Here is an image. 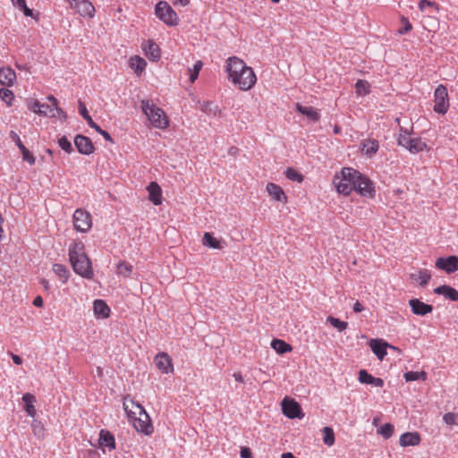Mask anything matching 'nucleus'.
I'll return each mask as SVG.
<instances>
[{
    "instance_id": "obj_59",
    "label": "nucleus",
    "mask_w": 458,
    "mask_h": 458,
    "mask_svg": "<svg viewBox=\"0 0 458 458\" xmlns=\"http://www.w3.org/2000/svg\"><path fill=\"white\" fill-rule=\"evenodd\" d=\"M33 305L36 307H42L43 306V299L41 296H37L33 301Z\"/></svg>"
},
{
    "instance_id": "obj_25",
    "label": "nucleus",
    "mask_w": 458,
    "mask_h": 458,
    "mask_svg": "<svg viewBox=\"0 0 458 458\" xmlns=\"http://www.w3.org/2000/svg\"><path fill=\"white\" fill-rule=\"evenodd\" d=\"M296 110L305 115L311 122H318L320 119V114L316 108L313 106H305L301 104L296 105Z\"/></svg>"
},
{
    "instance_id": "obj_6",
    "label": "nucleus",
    "mask_w": 458,
    "mask_h": 458,
    "mask_svg": "<svg viewBox=\"0 0 458 458\" xmlns=\"http://www.w3.org/2000/svg\"><path fill=\"white\" fill-rule=\"evenodd\" d=\"M397 142L412 154L421 152L427 148V144L420 138H411L410 132L403 127H400Z\"/></svg>"
},
{
    "instance_id": "obj_15",
    "label": "nucleus",
    "mask_w": 458,
    "mask_h": 458,
    "mask_svg": "<svg viewBox=\"0 0 458 458\" xmlns=\"http://www.w3.org/2000/svg\"><path fill=\"white\" fill-rule=\"evenodd\" d=\"M409 305L412 313L418 316H426L433 310L432 305L427 304L416 298L410 300Z\"/></svg>"
},
{
    "instance_id": "obj_41",
    "label": "nucleus",
    "mask_w": 458,
    "mask_h": 458,
    "mask_svg": "<svg viewBox=\"0 0 458 458\" xmlns=\"http://www.w3.org/2000/svg\"><path fill=\"white\" fill-rule=\"evenodd\" d=\"M327 322L332 326L334 327L335 328H336L339 332H342L344 330H345L348 327V323L345 322V321H342L340 320L339 318H334V317H328L327 318Z\"/></svg>"
},
{
    "instance_id": "obj_9",
    "label": "nucleus",
    "mask_w": 458,
    "mask_h": 458,
    "mask_svg": "<svg viewBox=\"0 0 458 458\" xmlns=\"http://www.w3.org/2000/svg\"><path fill=\"white\" fill-rule=\"evenodd\" d=\"M74 228L81 233H87L92 227L91 215L81 208H77L73 214Z\"/></svg>"
},
{
    "instance_id": "obj_45",
    "label": "nucleus",
    "mask_w": 458,
    "mask_h": 458,
    "mask_svg": "<svg viewBox=\"0 0 458 458\" xmlns=\"http://www.w3.org/2000/svg\"><path fill=\"white\" fill-rule=\"evenodd\" d=\"M428 7L434 8L437 12L439 11V5L436 2L429 0L420 1L419 8L421 12H426Z\"/></svg>"
},
{
    "instance_id": "obj_29",
    "label": "nucleus",
    "mask_w": 458,
    "mask_h": 458,
    "mask_svg": "<svg viewBox=\"0 0 458 458\" xmlns=\"http://www.w3.org/2000/svg\"><path fill=\"white\" fill-rule=\"evenodd\" d=\"M22 401L25 404V411L27 414L30 417H34L36 415V409L34 406V403L36 402V397L30 393H26L22 395Z\"/></svg>"
},
{
    "instance_id": "obj_10",
    "label": "nucleus",
    "mask_w": 458,
    "mask_h": 458,
    "mask_svg": "<svg viewBox=\"0 0 458 458\" xmlns=\"http://www.w3.org/2000/svg\"><path fill=\"white\" fill-rule=\"evenodd\" d=\"M355 184L354 191L360 195L370 199L375 197L376 190L373 182L361 173H360V177L356 180Z\"/></svg>"
},
{
    "instance_id": "obj_37",
    "label": "nucleus",
    "mask_w": 458,
    "mask_h": 458,
    "mask_svg": "<svg viewBox=\"0 0 458 458\" xmlns=\"http://www.w3.org/2000/svg\"><path fill=\"white\" fill-rule=\"evenodd\" d=\"M403 377L407 382L427 379V373L425 371H407L403 374Z\"/></svg>"
},
{
    "instance_id": "obj_20",
    "label": "nucleus",
    "mask_w": 458,
    "mask_h": 458,
    "mask_svg": "<svg viewBox=\"0 0 458 458\" xmlns=\"http://www.w3.org/2000/svg\"><path fill=\"white\" fill-rule=\"evenodd\" d=\"M16 81V73L11 67L0 68V84L11 87Z\"/></svg>"
},
{
    "instance_id": "obj_21",
    "label": "nucleus",
    "mask_w": 458,
    "mask_h": 458,
    "mask_svg": "<svg viewBox=\"0 0 458 458\" xmlns=\"http://www.w3.org/2000/svg\"><path fill=\"white\" fill-rule=\"evenodd\" d=\"M434 293L438 295H443L445 299L452 301H458V291L450 285H440L434 289Z\"/></svg>"
},
{
    "instance_id": "obj_63",
    "label": "nucleus",
    "mask_w": 458,
    "mask_h": 458,
    "mask_svg": "<svg viewBox=\"0 0 458 458\" xmlns=\"http://www.w3.org/2000/svg\"><path fill=\"white\" fill-rule=\"evenodd\" d=\"M175 2H178L182 6H186L189 4L190 0H175Z\"/></svg>"
},
{
    "instance_id": "obj_36",
    "label": "nucleus",
    "mask_w": 458,
    "mask_h": 458,
    "mask_svg": "<svg viewBox=\"0 0 458 458\" xmlns=\"http://www.w3.org/2000/svg\"><path fill=\"white\" fill-rule=\"evenodd\" d=\"M355 91L358 96H366L370 93V84L365 80H358L355 83Z\"/></svg>"
},
{
    "instance_id": "obj_62",
    "label": "nucleus",
    "mask_w": 458,
    "mask_h": 458,
    "mask_svg": "<svg viewBox=\"0 0 458 458\" xmlns=\"http://www.w3.org/2000/svg\"><path fill=\"white\" fill-rule=\"evenodd\" d=\"M281 458H295V456L292 453L287 452L282 454Z\"/></svg>"
},
{
    "instance_id": "obj_58",
    "label": "nucleus",
    "mask_w": 458,
    "mask_h": 458,
    "mask_svg": "<svg viewBox=\"0 0 458 458\" xmlns=\"http://www.w3.org/2000/svg\"><path fill=\"white\" fill-rule=\"evenodd\" d=\"M11 355H12V360L14 364L21 365L22 363V359L19 355H16L13 353H12Z\"/></svg>"
},
{
    "instance_id": "obj_48",
    "label": "nucleus",
    "mask_w": 458,
    "mask_h": 458,
    "mask_svg": "<svg viewBox=\"0 0 458 458\" xmlns=\"http://www.w3.org/2000/svg\"><path fill=\"white\" fill-rule=\"evenodd\" d=\"M20 151L22 155L23 161L29 163L30 165L35 164V162H36L35 157L26 147L21 148V149H20Z\"/></svg>"
},
{
    "instance_id": "obj_50",
    "label": "nucleus",
    "mask_w": 458,
    "mask_h": 458,
    "mask_svg": "<svg viewBox=\"0 0 458 458\" xmlns=\"http://www.w3.org/2000/svg\"><path fill=\"white\" fill-rule=\"evenodd\" d=\"M443 420L447 425H457L458 424V415L454 412H447L444 415Z\"/></svg>"
},
{
    "instance_id": "obj_52",
    "label": "nucleus",
    "mask_w": 458,
    "mask_h": 458,
    "mask_svg": "<svg viewBox=\"0 0 458 458\" xmlns=\"http://www.w3.org/2000/svg\"><path fill=\"white\" fill-rule=\"evenodd\" d=\"M9 138L15 143L19 149L25 147L21 142L20 136L14 131H11L9 132Z\"/></svg>"
},
{
    "instance_id": "obj_60",
    "label": "nucleus",
    "mask_w": 458,
    "mask_h": 458,
    "mask_svg": "<svg viewBox=\"0 0 458 458\" xmlns=\"http://www.w3.org/2000/svg\"><path fill=\"white\" fill-rule=\"evenodd\" d=\"M233 377H234V379L239 382V383H244V379H243V377L242 375L241 372H234L233 374Z\"/></svg>"
},
{
    "instance_id": "obj_7",
    "label": "nucleus",
    "mask_w": 458,
    "mask_h": 458,
    "mask_svg": "<svg viewBox=\"0 0 458 458\" xmlns=\"http://www.w3.org/2000/svg\"><path fill=\"white\" fill-rule=\"evenodd\" d=\"M155 13L160 21L168 26H176L179 22L177 13L165 1H159L156 4Z\"/></svg>"
},
{
    "instance_id": "obj_56",
    "label": "nucleus",
    "mask_w": 458,
    "mask_h": 458,
    "mask_svg": "<svg viewBox=\"0 0 458 458\" xmlns=\"http://www.w3.org/2000/svg\"><path fill=\"white\" fill-rule=\"evenodd\" d=\"M212 106H213V103L211 102H207L203 105L202 106V110L204 112H212L213 111V108H212ZM218 109L217 106H214V114H216V110Z\"/></svg>"
},
{
    "instance_id": "obj_11",
    "label": "nucleus",
    "mask_w": 458,
    "mask_h": 458,
    "mask_svg": "<svg viewBox=\"0 0 458 458\" xmlns=\"http://www.w3.org/2000/svg\"><path fill=\"white\" fill-rule=\"evenodd\" d=\"M283 413L289 419H296L303 417L301 405L293 399L285 397L282 401Z\"/></svg>"
},
{
    "instance_id": "obj_51",
    "label": "nucleus",
    "mask_w": 458,
    "mask_h": 458,
    "mask_svg": "<svg viewBox=\"0 0 458 458\" xmlns=\"http://www.w3.org/2000/svg\"><path fill=\"white\" fill-rule=\"evenodd\" d=\"M401 21L403 24V28H402L398 30L399 34L403 35L411 30L412 25L410 22V21L408 20V18L403 16L401 19Z\"/></svg>"
},
{
    "instance_id": "obj_12",
    "label": "nucleus",
    "mask_w": 458,
    "mask_h": 458,
    "mask_svg": "<svg viewBox=\"0 0 458 458\" xmlns=\"http://www.w3.org/2000/svg\"><path fill=\"white\" fill-rule=\"evenodd\" d=\"M435 266L447 274L454 273L458 270V257L454 255L440 257L436 260Z\"/></svg>"
},
{
    "instance_id": "obj_53",
    "label": "nucleus",
    "mask_w": 458,
    "mask_h": 458,
    "mask_svg": "<svg viewBox=\"0 0 458 458\" xmlns=\"http://www.w3.org/2000/svg\"><path fill=\"white\" fill-rule=\"evenodd\" d=\"M95 131L100 134L106 140L111 142V143H114V140L113 138L111 137V135L109 134L108 131L103 130L100 128V126L98 125L97 129H95Z\"/></svg>"
},
{
    "instance_id": "obj_32",
    "label": "nucleus",
    "mask_w": 458,
    "mask_h": 458,
    "mask_svg": "<svg viewBox=\"0 0 458 458\" xmlns=\"http://www.w3.org/2000/svg\"><path fill=\"white\" fill-rule=\"evenodd\" d=\"M411 278L424 286L429 282L431 274L427 269H420L418 273L411 274Z\"/></svg>"
},
{
    "instance_id": "obj_16",
    "label": "nucleus",
    "mask_w": 458,
    "mask_h": 458,
    "mask_svg": "<svg viewBox=\"0 0 458 458\" xmlns=\"http://www.w3.org/2000/svg\"><path fill=\"white\" fill-rule=\"evenodd\" d=\"M369 346H370L372 352L375 353V355L380 360H382L386 357V355L387 354V352H386L387 347L395 349V347L388 344L387 343H386V342H384L383 340H380V339H372L369 342Z\"/></svg>"
},
{
    "instance_id": "obj_31",
    "label": "nucleus",
    "mask_w": 458,
    "mask_h": 458,
    "mask_svg": "<svg viewBox=\"0 0 458 458\" xmlns=\"http://www.w3.org/2000/svg\"><path fill=\"white\" fill-rule=\"evenodd\" d=\"M271 347L279 354H284L293 350L291 344L281 339H274L271 342Z\"/></svg>"
},
{
    "instance_id": "obj_23",
    "label": "nucleus",
    "mask_w": 458,
    "mask_h": 458,
    "mask_svg": "<svg viewBox=\"0 0 458 458\" xmlns=\"http://www.w3.org/2000/svg\"><path fill=\"white\" fill-rule=\"evenodd\" d=\"M99 445L102 447L108 448L109 450L115 449V439L114 435L108 430L101 429L99 432Z\"/></svg>"
},
{
    "instance_id": "obj_43",
    "label": "nucleus",
    "mask_w": 458,
    "mask_h": 458,
    "mask_svg": "<svg viewBox=\"0 0 458 458\" xmlns=\"http://www.w3.org/2000/svg\"><path fill=\"white\" fill-rule=\"evenodd\" d=\"M58 145L67 154H71L73 151L71 141L65 136H63L58 140Z\"/></svg>"
},
{
    "instance_id": "obj_28",
    "label": "nucleus",
    "mask_w": 458,
    "mask_h": 458,
    "mask_svg": "<svg viewBox=\"0 0 458 458\" xmlns=\"http://www.w3.org/2000/svg\"><path fill=\"white\" fill-rule=\"evenodd\" d=\"M202 243L204 246H207L208 248L216 249V250H221L224 248V242L217 240L215 238L212 233H205L202 240Z\"/></svg>"
},
{
    "instance_id": "obj_18",
    "label": "nucleus",
    "mask_w": 458,
    "mask_h": 458,
    "mask_svg": "<svg viewBox=\"0 0 458 458\" xmlns=\"http://www.w3.org/2000/svg\"><path fill=\"white\" fill-rule=\"evenodd\" d=\"M148 199L156 206L162 203V190L156 182H151L148 187Z\"/></svg>"
},
{
    "instance_id": "obj_27",
    "label": "nucleus",
    "mask_w": 458,
    "mask_h": 458,
    "mask_svg": "<svg viewBox=\"0 0 458 458\" xmlns=\"http://www.w3.org/2000/svg\"><path fill=\"white\" fill-rule=\"evenodd\" d=\"M129 65L137 75H140L146 69L147 62L142 57L134 55L130 58Z\"/></svg>"
},
{
    "instance_id": "obj_64",
    "label": "nucleus",
    "mask_w": 458,
    "mask_h": 458,
    "mask_svg": "<svg viewBox=\"0 0 458 458\" xmlns=\"http://www.w3.org/2000/svg\"><path fill=\"white\" fill-rule=\"evenodd\" d=\"M334 132L335 133H339L340 132V128L338 126H335V129H334Z\"/></svg>"
},
{
    "instance_id": "obj_54",
    "label": "nucleus",
    "mask_w": 458,
    "mask_h": 458,
    "mask_svg": "<svg viewBox=\"0 0 458 458\" xmlns=\"http://www.w3.org/2000/svg\"><path fill=\"white\" fill-rule=\"evenodd\" d=\"M41 109H43V110H45L47 112V114H41V115L49 116V117H50V115H54L53 111L55 109H54V106H53V103H51L50 105L49 104H42L41 105Z\"/></svg>"
},
{
    "instance_id": "obj_35",
    "label": "nucleus",
    "mask_w": 458,
    "mask_h": 458,
    "mask_svg": "<svg viewBox=\"0 0 458 458\" xmlns=\"http://www.w3.org/2000/svg\"><path fill=\"white\" fill-rule=\"evenodd\" d=\"M79 113L86 120L88 125L90 128L94 130L98 128V125L93 121L88 112L86 106L81 101H79Z\"/></svg>"
},
{
    "instance_id": "obj_1",
    "label": "nucleus",
    "mask_w": 458,
    "mask_h": 458,
    "mask_svg": "<svg viewBox=\"0 0 458 458\" xmlns=\"http://www.w3.org/2000/svg\"><path fill=\"white\" fill-rule=\"evenodd\" d=\"M226 72L231 81L239 88L246 91L250 89L257 81V77L251 67L236 56L229 57L226 61Z\"/></svg>"
},
{
    "instance_id": "obj_42",
    "label": "nucleus",
    "mask_w": 458,
    "mask_h": 458,
    "mask_svg": "<svg viewBox=\"0 0 458 458\" xmlns=\"http://www.w3.org/2000/svg\"><path fill=\"white\" fill-rule=\"evenodd\" d=\"M394 428L391 423H386L382 425L377 432L386 439L390 438L394 434Z\"/></svg>"
},
{
    "instance_id": "obj_49",
    "label": "nucleus",
    "mask_w": 458,
    "mask_h": 458,
    "mask_svg": "<svg viewBox=\"0 0 458 458\" xmlns=\"http://www.w3.org/2000/svg\"><path fill=\"white\" fill-rule=\"evenodd\" d=\"M41 105L42 104L39 101L33 100L28 105V107L33 113L41 115V114H47L45 110L41 109Z\"/></svg>"
},
{
    "instance_id": "obj_13",
    "label": "nucleus",
    "mask_w": 458,
    "mask_h": 458,
    "mask_svg": "<svg viewBox=\"0 0 458 458\" xmlns=\"http://www.w3.org/2000/svg\"><path fill=\"white\" fill-rule=\"evenodd\" d=\"M74 145L79 153L90 155L95 151V147L89 137L78 134L74 138Z\"/></svg>"
},
{
    "instance_id": "obj_17",
    "label": "nucleus",
    "mask_w": 458,
    "mask_h": 458,
    "mask_svg": "<svg viewBox=\"0 0 458 458\" xmlns=\"http://www.w3.org/2000/svg\"><path fill=\"white\" fill-rule=\"evenodd\" d=\"M141 47L150 61L155 62L160 58V48L153 40L145 41Z\"/></svg>"
},
{
    "instance_id": "obj_44",
    "label": "nucleus",
    "mask_w": 458,
    "mask_h": 458,
    "mask_svg": "<svg viewBox=\"0 0 458 458\" xmlns=\"http://www.w3.org/2000/svg\"><path fill=\"white\" fill-rule=\"evenodd\" d=\"M202 62L197 61L191 69H190V81L194 82L199 76V71L202 68Z\"/></svg>"
},
{
    "instance_id": "obj_4",
    "label": "nucleus",
    "mask_w": 458,
    "mask_h": 458,
    "mask_svg": "<svg viewBox=\"0 0 458 458\" xmlns=\"http://www.w3.org/2000/svg\"><path fill=\"white\" fill-rule=\"evenodd\" d=\"M360 172L352 167H344L341 175H335L334 184L339 193L348 196L355 189Z\"/></svg>"
},
{
    "instance_id": "obj_24",
    "label": "nucleus",
    "mask_w": 458,
    "mask_h": 458,
    "mask_svg": "<svg viewBox=\"0 0 458 458\" xmlns=\"http://www.w3.org/2000/svg\"><path fill=\"white\" fill-rule=\"evenodd\" d=\"M93 310L98 318H106L110 315V308L105 301L97 299L93 302Z\"/></svg>"
},
{
    "instance_id": "obj_14",
    "label": "nucleus",
    "mask_w": 458,
    "mask_h": 458,
    "mask_svg": "<svg viewBox=\"0 0 458 458\" xmlns=\"http://www.w3.org/2000/svg\"><path fill=\"white\" fill-rule=\"evenodd\" d=\"M155 363L157 369L164 374H169L174 371L172 359L166 352L157 353L155 356Z\"/></svg>"
},
{
    "instance_id": "obj_47",
    "label": "nucleus",
    "mask_w": 458,
    "mask_h": 458,
    "mask_svg": "<svg viewBox=\"0 0 458 458\" xmlns=\"http://www.w3.org/2000/svg\"><path fill=\"white\" fill-rule=\"evenodd\" d=\"M15 5L23 12L26 17L33 16V12L27 6L26 0H16Z\"/></svg>"
},
{
    "instance_id": "obj_26",
    "label": "nucleus",
    "mask_w": 458,
    "mask_h": 458,
    "mask_svg": "<svg viewBox=\"0 0 458 458\" xmlns=\"http://www.w3.org/2000/svg\"><path fill=\"white\" fill-rule=\"evenodd\" d=\"M267 191L268 194L276 201L280 202H285L286 201V196L283 191V189L273 182H268L267 184Z\"/></svg>"
},
{
    "instance_id": "obj_22",
    "label": "nucleus",
    "mask_w": 458,
    "mask_h": 458,
    "mask_svg": "<svg viewBox=\"0 0 458 458\" xmlns=\"http://www.w3.org/2000/svg\"><path fill=\"white\" fill-rule=\"evenodd\" d=\"M400 445L402 446H415L420 442V436L418 432H406L400 437Z\"/></svg>"
},
{
    "instance_id": "obj_19",
    "label": "nucleus",
    "mask_w": 458,
    "mask_h": 458,
    "mask_svg": "<svg viewBox=\"0 0 458 458\" xmlns=\"http://www.w3.org/2000/svg\"><path fill=\"white\" fill-rule=\"evenodd\" d=\"M358 379L361 384L373 385L377 387L384 386V380L382 378L373 377L366 369H360L359 371Z\"/></svg>"
},
{
    "instance_id": "obj_5",
    "label": "nucleus",
    "mask_w": 458,
    "mask_h": 458,
    "mask_svg": "<svg viewBox=\"0 0 458 458\" xmlns=\"http://www.w3.org/2000/svg\"><path fill=\"white\" fill-rule=\"evenodd\" d=\"M141 109L154 127L165 129L168 126L169 122L165 112L163 109L157 106L152 101L142 100Z\"/></svg>"
},
{
    "instance_id": "obj_33",
    "label": "nucleus",
    "mask_w": 458,
    "mask_h": 458,
    "mask_svg": "<svg viewBox=\"0 0 458 458\" xmlns=\"http://www.w3.org/2000/svg\"><path fill=\"white\" fill-rule=\"evenodd\" d=\"M53 271L62 280L64 284H65L68 281L71 275L67 267L59 263H55L53 265Z\"/></svg>"
},
{
    "instance_id": "obj_2",
    "label": "nucleus",
    "mask_w": 458,
    "mask_h": 458,
    "mask_svg": "<svg viewBox=\"0 0 458 458\" xmlns=\"http://www.w3.org/2000/svg\"><path fill=\"white\" fill-rule=\"evenodd\" d=\"M68 256L74 273L86 279L93 278L92 263L81 241H75L69 246Z\"/></svg>"
},
{
    "instance_id": "obj_3",
    "label": "nucleus",
    "mask_w": 458,
    "mask_h": 458,
    "mask_svg": "<svg viewBox=\"0 0 458 458\" xmlns=\"http://www.w3.org/2000/svg\"><path fill=\"white\" fill-rule=\"evenodd\" d=\"M131 404L135 406L136 410L135 411H128V405L126 403H123L124 410L128 413V416L133 420V427L134 428L140 433H143L147 436H149L152 434L154 428L153 425L151 423L150 417L146 412L145 409L142 405L139 403H135L134 401H131Z\"/></svg>"
},
{
    "instance_id": "obj_30",
    "label": "nucleus",
    "mask_w": 458,
    "mask_h": 458,
    "mask_svg": "<svg viewBox=\"0 0 458 458\" xmlns=\"http://www.w3.org/2000/svg\"><path fill=\"white\" fill-rule=\"evenodd\" d=\"M378 148L379 145L376 140H367L362 142V151L369 157H373L378 151Z\"/></svg>"
},
{
    "instance_id": "obj_34",
    "label": "nucleus",
    "mask_w": 458,
    "mask_h": 458,
    "mask_svg": "<svg viewBox=\"0 0 458 458\" xmlns=\"http://www.w3.org/2000/svg\"><path fill=\"white\" fill-rule=\"evenodd\" d=\"M47 100L50 102V103H53V106H54V115H50V117H57L59 118L60 120L62 121H65L66 118H67V115H66V113L58 106V102H57V99L53 96V95H50L47 97Z\"/></svg>"
},
{
    "instance_id": "obj_38",
    "label": "nucleus",
    "mask_w": 458,
    "mask_h": 458,
    "mask_svg": "<svg viewBox=\"0 0 458 458\" xmlns=\"http://www.w3.org/2000/svg\"><path fill=\"white\" fill-rule=\"evenodd\" d=\"M132 273V266L125 261H121L117 265V274L123 277L131 276Z\"/></svg>"
},
{
    "instance_id": "obj_57",
    "label": "nucleus",
    "mask_w": 458,
    "mask_h": 458,
    "mask_svg": "<svg viewBox=\"0 0 458 458\" xmlns=\"http://www.w3.org/2000/svg\"><path fill=\"white\" fill-rule=\"evenodd\" d=\"M364 310L363 305L360 301H356L353 305V311L356 313L361 312Z\"/></svg>"
},
{
    "instance_id": "obj_61",
    "label": "nucleus",
    "mask_w": 458,
    "mask_h": 458,
    "mask_svg": "<svg viewBox=\"0 0 458 458\" xmlns=\"http://www.w3.org/2000/svg\"><path fill=\"white\" fill-rule=\"evenodd\" d=\"M40 284L46 290L49 289V282L47 279H41Z\"/></svg>"
},
{
    "instance_id": "obj_55",
    "label": "nucleus",
    "mask_w": 458,
    "mask_h": 458,
    "mask_svg": "<svg viewBox=\"0 0 458 458\" xmlns=\"http://www.w3.org/2000/svg\"><path fill=\"white\" fill-rule=\"evenodd\" d=\"M240 456L241 458H253L250 448L247 446H243L241 448Z\"/></svg>"
},
{
    "instance_id": "obj_40",
    "label": "nucleus",
    "mask_w": 458,
    "mask_h": 458,
    "mask_svg": "<svg viewBox=\"0 0 458 458\" xmlns=\"http://www.w3.org/2000/svg\"><path fill=\"white\" fill-rule=\"evenodd\" d=\"M323 441L327 446H332L335 444V433L333 428L330 427H325L323 428Z\"/></svg>"
},
{
    "instance_id": "obj_46",
    "label": "nucleus",
    "mask_w": 458,
    "mask_h": 458,
    "mask_svg": "<svg viewBox=\"0 0 458 458\" xmlns=\"http://www.w3.org/2000/svg\"><path fill=\"white\" fill-rule=\"evenodd\" d=\"M0 98L8 106H11L12 100L13 99V93L8 89H0Z\"/></svg>"
},
{
    "instance_id": "obj_8",
    "label": "nucleus",
    "mask_w": 458,
    "mask_h": 458,
    "mask_svg": "<svg viewBox=\"0 0 458 458\" xmlns=\"http://www.w3.org/2000/svg\"><path fill=\"white\" fill-rule=\"evenodd\" d=\"M434 111L440 114H446L449 108V98L445 86L439 84L434 92Z\"/></svg>"
},
{
    "instance_id": "obj_39",
    "label": "nucleus",
    "mask_w": 458,
    "mask_h": 458,
    "mask_svg": "<svg viewBox=\"0 0 458 458\" xmlns=\"http://www.w3.org/2000/svg\"><path fill=\"white\" fill-rule=\"evenodd\" d=\"M285 177L293 182H301L303 181V175L297 170L292 167H288L284 172Z\"/></svg>"
}]
</instances>
